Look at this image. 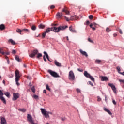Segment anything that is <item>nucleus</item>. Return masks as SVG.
I'll list each match as a JSON object with an SVG mask.
<instances>
[{
	"label": "nucleus",
	"mask_w": 124,
	"mask_h": 124,
	"mask_svg": "<svg viewBox=\"0 0 124 124\" xmlns=\"http://www.w3.org/2000/svg\"><path fill=\"white\" fill-rule=\"evenodd\" d=\"M62 12H65L66 14H69V11H68L65 8L62 9Z\"/></svg>",
	"instance_id": "6ab92c4d"
},
{
	"label": "nucleus",
	"mask_w": 124,
	"mask_h": 124,
	"mask_svg": "<svg viewBox=\"0 0 124 124\" xmlns=\"http://www.w3.org/2000/svg\"><path fill=\"white\" fill-rule=\"evenodd\" d=\"M0 99L2 101L4 104H6V100L4 98L3 96H0Z\"/></svg>",
	"instance_id": "ddd939ff"
},
{
	"label": "nucleus",
	"mask_w": 124,
	"mask_h": 124,
	"mask_svg": "<svg viewBox=\"0 0 124 124\" xmlns=\"http://www.w3.org/2000/svg\"><path fill=\"white\" fill-rule=\"evenodd\" d=\"M47 72L52 76V77H54L55 78H60V76L58 73L56 72L52 71V70H48Z\"/></svg>",
	"instance_id": "20e7f679"
},
{
	"label": "nucleus",
	"mask_w": 124,
	"mask_h": 124,
	"mask_svg": "<svg viewBox=\"0 0 124 124\" xmlns=\"http://www.w3.org/2000/svg\"><path fill=\"white\" fill-rule=\"evenodd\" d=\"M89 24H90V21H86V25H89Z\"/></svg>",
	"instance_id": "052dcab7"
},
{
	"label": "nucleus",
	"mask_w": 124,
	"mask_h": 124,
	"mask_svg": "<svg viewBox=\"0 0 124 124\" xmlns=\"http://www.w3.org/2000/svg\"><path fill=\"white\" fill-rule=\"evenodd\" d=\"M89 84L91 85V86H93V84L92 82L91 81H89Z\"/></svg>",
	"instance_id": "603ef678"
},
{
	"label": "nucleus",
	"mask_w": 124,
	"mask_h": 124,
	"mask_svg": "<svg viewBox=\"0 0 124 124\" xmlns=\"http://www.w3.org/2000/svg\"><path fill=\"white\" fill-rule=\"evenodd\" d=\"M54 63L56 66H58L59 67H61L62 66V64L59 62L57 60H55Z\"/></svg>",
	"instance_id": "4468645a"
},
{
	"label": "nucleus",
	"mask_w": 124,
	"mask_h": 124,
	"mask_svg": "<svg viewBox=\"0 0 124 124\" xmlns=\"http://www.w3.org/2000/svg\"><path fill=\"white\" fill-rule=\"evenodd\" d=\"M13 76H14V75L13 74H10V75H9L8 77H9V78H13Z\"/></svg>",
	"instance_id": "58836bf2"
},
{
	"label": "nucleus",
	"mask_w": 124,
	"mask_h": 124,
	"mask_svg": "<svg viewBox=\"0 0 124 124\" xmlns=\"http://www.w3.org/2000/svg\"><path fill=\"white\" fill-rule=\"evenodd\" d=\"M84 75L87 78H89V79H91L93 81V82H94V78H93V77L91 76V75L89 73H88L87 71H84Z\"/></svg>",
	"instance_id": "423d86ee"
},
{
	"label": "nucleus",
	"mask_w": 124,
	"mask_h": 124,
	"mask_svg": "<svg viewBox=\"0 0 124 124\" xmlns=\"http://www.w3.org/2000/svg\"><path fill=\"white\" fill-rule=\"evenodd\" d=\"M33 97H34L35 99H38V96L36 95H34Z\"/></svg>",
	"instance_id": "79ce46f5"
},
{
	"label": "nucleus",
	"mask_w": 124,
	"mask_h": 124,
	"mask_svg": "<svg viewBox=\"0 0 124 124\" xmlns=\"http://www.w3.org/2000/svg\"><path fill=\"white\" fill-rule=\"evenodd\" d=\"M12 53V54H15L16 53V50H13Z\"/></svg>",
	"instance_id": "de8ad7c7"
},
{
	"label": "nucleus",
	"mask_w": 124,
	"mask_h": 124,
	"mask_svg": "<svg viewBox=\"0 0 124 124\" xmlns=\"http://www.w3.org/2000/svg\"><path fill=\"white\" fill-rule=\"evenodd\" d=\"M40 110L41 111L42 114L45 116V118H50V115H49V114L50 115H53V113L52 112L50 111H47L45 109L41 108Z\"/></svg>",
	"instance_id": "f03ea898"
},
{
	"label": "nucleus",
	"mask_w": 124,
	"mask_h": 124,
	"mask_svg": "<svg viewBox=\"0 0 124 124\" xmlns=\"http://www.w3.org/2000/svg\"><path fill=\"white\" fill-rule=\"evenodd\" d=\"M93 24H90V28H93Z\"/></svg>",
	"instance_id": "69168bd1"
},
{
	"label": "nucleus",
	"mask_w": 124,
	"mask_h": 124,
	"mask_svg": "<svg viewBox=\"0 0 124 124\" xmlns=\"http://www.w3.org/2000/svg\"><path fill=\"white\" fill-rule=\"evenodd\" d=\"M46 90H47V91L51 92V89L50 88V87H49V85H48V84L46 85Z\"/></svg>",
	"instance_id": "473e14b6"
},
{
	"label": "nucleus",
	"mask_w": 124,
	"mask_h": 124,
	"mask_svg": "<svg viewBox=\"0 0 124 124\" xmlns=\"http://www.w3.org/2000/svg\"><path fill=\"white\" fill-rule=\"evenodd\" d=\"M20 97V94H19L18 93H13V100L15 101L17 100L18 98Z\"/></svg>",
	"instance_id": "6e6552de"
},
{
	"label": "nucleus",
	"mask_w": 124,
	"mask_h": 124,
	"mask_svg": "<svg viewBox=\"0 0 124 124\" xmlns=\"http://www.w3.org/2000/svg\"><path fill=\"white\" fill-rule=\"evenodd\" d=\"M119 33H120V34H123V31H122L121 29L119 30Z\"/></svg>",
	"instance_id": "3c124183"
},
{
	"label": "nucleus",
	"mask_w": 124,
	"mask_h": 124,
	"mask_svg": "<svg viewBox=\"0 0 124 124\" xmlns=\"http://www.w3.org/2000/svg\"><path fill=\"white\" fill-rule=\"evenodd\" d=\"M105 100L106 102H107V100H108V98L107 97V96L105 95Z\"/></svg>",
	"instance_id": "c03bdc74"
},
{
	"label": "nucleus",
	"mask_w": 124,
	"mask_h": 124,
	"mask_svg": "<svg viewBox=\"0 0 124 124\" xmlns=\"http://www.w3.org/2000/svg\"><path fill=\"white\" fill-rule=\"evenodd\" d=\"M44 55H45L47 60H48V61H50V59H49V55H48V54H47V52H46V51H44Z\"/></svg>",
	"instance_id": "a878e982"
},
{
	"label": "nucleus",
	"mask_w": 124,
	"mask_h": 124,
	"mask_svg": "<svg viewBox=\"0 0 124 124\" xmlns=\"http://www.w3.org/2000/svg\"><path fill=\"white\" fill-rule=\"evenodd\" d=\"M56 16H57L58 18H62V13H60V12H58Z\"/></svg>",
	"instance_id": "412c9836"
},
{
	"label": "nucleus",
	"mask_w": 124,
	"mask_h": 124,
	"mask_svg": "<svg viewBox=\"0 0 124 124\" xmlns=\"http://www.w3.org/2000/svg\"><path fill=\"white\" fill-rule=\"evenodd\" d=\"M0 30H1V31H3V30H5V26L3 24H1L0 25Z\"/></svg>",
	"instance_id": "5701e85b"
},
{
	"label": "nucleus",
	"mask_w": 124,
	"mask_h": 124,
	"mask_svg": "<svg viewBox=\"0 0 124 124\" xmlns=\"http://www.w3.org/2000/svg\"><path fill=\"white\" fill-rule=\"evenodd\" d=\"M65 19L68 22V21H69V18H68V17H66V16H65Z\"/></svg>",
	"instance_id": "5fc2aeb1"
},
{
	"label": "nucleus",
	"mask_w": 124,
	"mask_h": 124,
	"mask_svg": "<svg viewBox=\"0 0 124 124\" xmlns=\"http://www.w3.org/2000/svg\"><path fill=\"white\" fill-rule=\"evenodd\" d=\"M31 29L32 31H35L36 30V26L35 25H32L31 26Z\"/></svg>",
	"instance_id": "c756f323"
},
{
	"label": "nucleus",
	"mask_w": 124,
	"mask_h": 124,
	"mask_svg": "<svg viewBox=\"0 0 124 124\" xmlns=\"http://www.w3.org/2000/svg\"><path fill=\"white\" fill-rule=\"evenodd\" d=\"M68 28V26L67 25L62 26H60L58 27H57L56 26H54L53 27L51 28H47L45 32L46 33H48V32H50V31H54V32H60L61 31H64V30H65V29H67Z\"/></svg>",
	"instance_id": "f257e3e1"
},
{
	"label": "nucleus",
	"mask_w": 124,
	"mask_h": 124,
	"mask_svg": "<svg viewBox=\"0 0 124 124\" xmlns=\"http://www.w3.org/2000/svg\"><path fill=\"white\" fill-rule=\"evenodd\" d=\"M78 71H79V72H83V70H82V69H81L80 68H78Z\"/></svg>",
	"instance_id": "a18cd8bd"
},
{
	"label": "nucleus",
	"mask_w": 124,
	"mask_h": 124,
	"mask_svg": "<svg viewBox=\"0 0 124 124\" xmlns=\"http://www.w3.org/2000/svg\"><path fill=\"white\" fill-rule=\"evenodd\" d=\"M68 79L71 81H74L75 80V75H74V73H73V71H70L69 72Z\"/></svg>",
	"instance_id": "39448f33"
},
{
	"label": "nucleus",
	"mask_w": 124,
	"mask_h": 124,
	"mask_svg": "<svg viewBox=\"0 0 124 124\" xmlns=\"http://www.w3.org/2000/svg\"><path fill=\"white\" fill-rule=\"evenodd\" d=\"M112 102L114 105H116V104H117V103L116 102V101H115V100H113Z\"/></svg>",
	"instance_id": "49530a36"
},
{
	"label": "nucleus",
	"mask_w": 124,
	"mask_h": 124,
	"mask_svg": "<svg viewBox=\"0 0 124 124\" xmlns=\"http://www.w3.org/2000/svg\"><path fill=\"white\" fill-rule=\"evenodd\" d=\"M97 101H101V99L99 97H97Z\"/></svg>",
	"instance_id": "09e8293b"
},
{
	"label": "nucleus",
	"mask_w": 124,
	"mask_h": 124,
	"mask_svg": "<svg viewBox=\"0 0 124 124\" xmlns=\"http://www.w3.org/2000/svg\"><path fill=\"white\" fill-rule=\"evenodd\" d=\"M43 93H46V90H43Z\"/></svg>",
	"instance_id": "0e129e2a"
},
{
	"label": "nucleus",
	"mask_w": 124,
	"mask_h": 124,
	"mask_svg": "<svg viewBox=\"0 0 124 124\" xmlns=\"http://www.w3.org/2000/svg\"><path fill=\"white\" fill-rule=\"evenodd\" d=\"M18 111H20V112H23V113H25L27 110L25 108H19L18 109Z\"/></svg>",
	"instance_id": "cd10ccee"
},
{
	"label": "nucleus",
	"mask_w": 124,
	"mask_h": 124,
	"mask_svg": "<svg viewBox=\"0 0 124 124\" xmlns=\"http://www.w3.org/2000/svg\"><path fill=\"white\" fill-rule=\"evenodd\" d=\"M31 90L32 91V93H35V88H34V86L32 87Z\"/></svg>",
	"instance_id": "72a5a7b5"
},
{
	"label": "nucleus",
	"mask_w": 124,
	"mask_h": 124,
	"mask_svg": "<svg viewBox=\"0 0 124 124\" xmlns=\"http://www.w3.org/2000/svg\"><path fill=\"white\" fill-rule=\"evenodd\" d=\"M116 69L119 74L122 73L121 72V68L120 67V66H117L116 67Z\"/></svg>",
	"instance_id": "2f4dec72"
},
{
	"label": "nucleus",
	"mask_w": 124,
	"mask_h": 124,
	"mask_svg": "<svg viewBox=\"0 0 124 124\" xmlns=\"http://www.w3.org/2000/svg\"><path fill=\"white\" fill-rule=\"evenodd\" d=\"M0 54H2V55H3L4 56L5 55V53L3 50V48H0Z\"/></svg>",
	"instance_id": "4be33fe9"
},
{
	"label": "nucleus",
	"mask_w": 124,
	"mask_h": 124,
	"mask_svg": "<svg viewBox=\"0 0 124 124\" xmlns=\"http://www.w3.org/2000/svg\"><path fill=\"white\" fill-rule=\"evenodd\" d=\"M120 74H121L122 75H123L124 76V72L120 73Z\"/></svg>",
	"instance_id": "680f3d73"
},
{
	"label": "nucleus",
	"mask_w": 124,
	"mask_h": 124,
	"mask_svg": "<svg viewBox=\"0 0 124 124\" xmlns=\"http://www.w3.org/2000/svg\"><path fill=\"white\" fill-rule=\"evenodd\" d=\"M22 31H24V32L29 33L30 32V30L28 29L24 28L22 29Z\"/></svg>",
	"instance_id": "bb28decb"
},
{
	"label": "nucleus",
	"mask_w": 124,
	"mask_h": 124,
	"mask_svg": "<svg viewBox=\"0 0 124 124\" xmlns=\"http://www.w3.org/2000/svg\"><path fill=\"white\" fill-rule=\"evenodd\" d=\"M8 41L9 42H11L12 45H15V44H16L15 41L13 40L12 39H10Z\"/></svg>",
	"instance_id": "aec40b11"
},
{
	"label": "nucleus",
	"mask_w": 124,
	"mask_h": 124,
	"mask_svg": "<svg viewBox=\"0 0 124 124\" xmlns=\"http://www.w3.org/2000/svg\"><path fill=\"white\" fill-rule=\"evenodd\" d=\"M101 81L102 82L103 81H105V82H107V81H108V80H109V79L107 78V77H105V76H102L101 77Z\"/></svg>",
	"instance_id": "f8f14e48"
},
{
	"label": "nucleus",
	"mask_w": 124,
	"mask_h": 124,
	"mask_svg": "<svg viewBox=\"0 0 124 124\" xmlns=\"http://www.w3.org/2000/svg\"><path fill=\"white\" fill-rule=\"evenodd\" d=\"M41 57H42V54L41 53H37L36 58L37 59H39V58H41Z\"/></svg>",
	"instance_id": "c85d7f7f"
},
{
	"label": "nucleus",
	"mask_w": 124,
	"mask_h": 124,
	"mask_svg": "<svg viewBox=\"0 0 124 124\" xmlns=\"http://www.w3.org/2000/svg\"><path fill=\"white\" fill-rule=\"evenodd\" d=\"M43 60L45 62H46V58L45 57V55L43 56Z\"/></svg>",
	"instance_id": "864d4df0"
},
{
	"label": "nucleus",
	"mask_w": 124,
	"mask_h": 124,
	"mask_svg": "<svg viewBox=\"0 0 124 124\" xmlns=\"http://www.w3.org/2000/svg\"><path fill=\"white\" fill-rule=\"evenodd\" d=\"M101 62H102V61L100 60L97 59L95 61V63H96V64H100Z\"/></svg>",
	"instance_id": "f3484780"
},
{
	"label": "nucleus",
	"mask_w": 124,
	"mask_h": 124,
	"mask_svg": "<svg viewBox=\"0 0 124 124\" xmlns=\"http://www.w3.org/2000/svg\"><path fill=\"white\" fill-rule=\"evenodd\" d=\"M119 81L120 83H124V80L119 79Z\"/></svg>",
	"instance_id": "8fccbe9b"
},
{
	"label": "nucleus",
	"mask_w": 124,
	"mask_h": 124,
	"mask_svg": "<svg viewBox=\"0 0 124 124\" xmlns=\"http://www.w3.org/2000/svg\"><path fill=\"white\" fill-rule=\"evenodd\" d=\"M37 54H38V50L35 49L33 50L32 53L29 55V57H30V58H33L35 57V55H37Z\"/></svg>",
	"instance_id": "0eeeda50"
},
{
	"label": "nucleus",
	"mask_w": 124,
	"mask_h": 124,
	"mask_svg": "<svg viewBox=\"0 0 124 124\" xmlns=\"http://www.w3.org/2000/svg\"><path fill=\"white\" fill-rule=\"evenodd\" d=\"M50 9H54V8H55V5H52L50 6Z\"/></svg>",
	"instance_id": "37998d69"
},
{
	"label": "nucleus",
	"mask_w": 124,
	"mask_h": 124,
	"mask_svg": "<svg viewBox=\"0 0 124 124\" xmlns=\"http://www.w3.org/2000/svg\"><path fill=\"white\" fill-rule=\"evenodd\" d=\"M117 35H118V34H117V33L113 34L114 37H116V36H117Z\"/></svg>",
	"instance_id": "13d9d810"
},
{
	"label": "nucleus",
	"mask_w": 124,
	"mask_h": 124,
	"mask_svg": "<svg viewBox=\"0 0 124 124\" xmlns=\"http://www.w3.org/2000/svg\"><path fill=\"white\" fill-rule=\"evenodd\" d=\"M93 26H96V23H93Z\"/></svg>",
	"instance_id": "774afa93"
},
{
	"label": "nucleus",
	"mask_w": 124,
	"mask_h": 124,
	"mask_svg": "<svg viewBox=\"0 0 124 124\" xmlns=\"http://www.w3.org/2000/svg\"><path fill=\"white\" fill-rule=\"evenodd\" d=\"M88 41H89V42H90L91 43H93V41L90 38H88Z\"/></svg>",
	"instance_id": "c9c22d12"
},
{
	"label": "nucleus",
	"mask_w": 124,
	"mask_h": 124,
	"mask_svg": "<svg viewBox=\"0 0 124 124\" xmlns=\"http://www.w3.org/2000/svg\"><path fill=\"white\" fill-rule=\"evenodd\" d=\"M3 84H4V85H5V80H3Z\"/></svg>",
	"instance_id": "338daca9"
},
{
	"label": "nucleus",
	"mask_w": 124,
	"mask_h": 124,
	"mask_svg": "<svg viewBox=\"0 0 124 124\" xmlns=\"http://www.w3.org/2000/svg\"><path fill=\"white\" fill-rule=\"evenodd\" d=\"M108 85L109 87H111L112 90L114 93H116V92H117V89H116V87L113 84V83H108Z\"/></svg>",
	"instance_id": "1a4fd4ad"
},
{
	"label": "nucleus",
	"mask_w": 124,
	"mask_h": 124,
	"mask_svg": "<svg viewBox=\"0 0 124 124\" xmlns=\"http://www.w3.org/2000/svg\"><path fill=\"white\" fill-rule=\"evenodd\" d=\"M15 58L17 62H20V58H19V56L18 55H15Z\"/></svg>",
	"instance_id": "7c9ffc66"
},
{
	"label": "nucleus",
	"mask_w": 124,
	"mask_h": 124,
	"mask_svg": "<svg viewBox=\"0 0 124 124\" xmlns=\"http://www.w3.org/2000/svg\"><path fill=\"white\" fill-rule=\"evenodd\" d=\"M79 52L81 55H83V56H85L86 58H88V55L86 51H84L82 49H79Z\"/></svg>",
	"instance_id": "9b49d317"
},
{
	"label": "nucleus",
	"mask_w": 124,
	"mask_h": 124,
	"mask_svg": "<svg viewBox=\"0 0 124 124\" xmlns=\"http://www.w3.org/2000/svg\"><path fill=\"white\" fill-rule=\"evenodd\" d=\"M69 30L70 31H71V32H75V33L76 32V30L72 29V26H70L69 27Z\"/></svg>",
	"instance_id": "2eb2a0df"
},
{
	"label": "nucleus",
	"mask_w": 124,
	"mask_h": 124,
	"mask_svg": "<svg viewBox=\"0 0 124 124\" xmlns=\"http://www.w3.org/2000/svg\"><path fill=\"white\" fill-rule=\"evenodd\" d=\"M77 92L78 93H81V90L79 88L77 89Z\"/></svg>",
	"instance_id": "a19ab883"
},
{
	"label": "nucleus",
	"mask_w": 124,
	"mask_h": 124,
	"mask_svg": "<svg viewBox=\"0 0 124 124\" xmlns=\"http://www.w3.org/2000/svg\"><path fill=\"white\" fill-rule=\"evenodd\" d=\"M52 26H58V24H52Z\"/></svg>",
	"instance_id": "bf43d9fd"
},
{
	"label": "nucleus",
	"mask_w": 124,
	"mask_h": 124,
	"mask_svg": "<svg viewBox=\"0 0 124 124\" xmlns=\"http://www.w3.org/2000/svg\"><path fill=\"white\" fill-rule=\"evenodd\" d=\"M104 110L105 111V112H107L109 114V115H112V113H111V111L109 110L107 108H104Z\"/></svg>",
	"instance_id": "dca6fc26"
},
{
	"label": "nucleus",
	"mask_w": 124,
	"mask_h": 124,
	"mask_svg": "<svg viewBox=\"0 0 124 124\" xmlns=\"http://www.w3.org/2000/svg\"><path fill=\"white\" fill-rule=\"evenodd\" d=\"M5 95H6V96H7V97H8V98H9L10 97V93L8 92H5L4 93Z\"/></svg>",
	"instance_id": "b1692460"
},
{
	"label": "nucleus",
	"mask_w": 124,
	"mask_h": 124,
	"mask_svg": "<svg viewBox=\"0 0 124 124\" xmlns=\"http://www.w3.org/2000/svg\"><path fill=\"white\" fill-rule=\"evenodd\" d=\"M5 55H10V52H5Z\"/></svg>",
	"instance_id": "4d7b16f0"
},
{
	"label": "nucleus",
	"mask_w": 124,
	"mask_h": 124,
	"mask_svg": "<svg viewBox=\"0 0 124 124\" xmlns=\"http://www.w3.org/2000/svg\"><path fill=\"white\" fill-rule=\"evenodd\" d=\"M15 76L16 77L15 80L16 84L17 86H19L20 83H18V82L19 81V80H20V77H21V76H20V72H19V70H16L15 72Z\"/></svg>",
	"instance_id": "7ed1b4c3"
},
{
	"label": "nucleus",
	"mask_w": 124,
	"mask_h": 124,
	"mask_svg": "<svg viewBox=\"0 0 124 124\" xmlns=\"http://www.w3.org/2000/svg\"><path fill=\"white\" fill-rule=\"evenodd\" d=\"M39 29H44L45 28V25H43V24H41L38 26Z\"/></svg>",
	"instance_id": "393cba45"
},
{
	"label": "nucleus",
	"mask_w": 124,
	"mask_h": 124,
	"mask_svg": "<svg viewBox=\"0 0 124 124\" xmlns=\"http://www.w3.org/2000/svg\"><path fill=\"white\" fill-rule=\"evenodd\" d=\"M3 93L1 91V90H0V96H3Z\"/></svg>",
	"instance_id": "e433bc0d"
},
{
	"label": "nucleus",
	"mask_w": 124,
	"mask_h": 124,
	"mask_svg": "<svg viewBox=\"0 0 124 124\" xmlns=\"http://www.w3.org/2000/svg\"><path fill=\"white\" fill-rule=\"evenodd\" d=\"M45 36H46V32L43 33V34H42V37H43V38H44L45 37Z\"/></svg>",
	"instance_id": "ea45409f"
},
{
	"label": "nucleus",
	"mask_w": 124,
	"mask_h": 124,
	"mask_svg": "<svg viewBox=\"0 0 124 124\" xmlns=\"http://www.w3.org/2000/svg\"><path fill=\"white\" fill-rule=\"evenodd\" d=\"M16 32L19 33V34H22V32L23 31L22 30H21L19 28H17L16 30Z\"/></svg>",
	"instance_id": "a211bd4d"
},
{
	"label": "nucleus",
	"mask_w": 124,
	"mask_h": 124,
	"mask_svg": "<svg viewBox=\"0 0 124 124\" xmlns=\"http://www.w3.org/2000/svg\"><path fill=\"white\" fill-rule=\"evenodd\" d=\"M0 120H1V124H7V123L6 122V119H5V118L3 117H0Z\"/></svg>",
	"instance_id": "9d476101"
},
{
	"label": "nucleus",
	"mask_w": 124,
	"mask_h": 124,
	"mask_svg": "<svg viewBox=\"0 0 124 124\" xmlns=\"http://www.w3.org/2000/svg\"><path fill=\"white\" fill-rule=\"evenodd\" d=\"M93 15H90L89 16V18L90 19V20H93Z\"/></svg>",
	"instance_id": "4c0bfd02"
},
{
	"label": "nucleus",
	"mask_w": 124,
	"mask_h": 124,
	"mask_svg": "<svg viewBox=\"0 0 124 124\" xmlns=\"http://www.w3.org/2000/svg\"><path fill=\"white\" fill-rule=\"evenodd\" d=\"M92 29H93V31H95V28L92 27Z\"/></svg>",
	"instance_id": "e2e57ef3"
},
{
	"label": "nucleus",
	"mask_w": 124,
	"mask_h": 124,
	"mask_svg": "<svg viewBox=\"0 0 124 124\" xmlns=\"http://www.w3.org/2000/svg\"><path fill=\"white\" fill-rule=\"evenodd\" d=\"M65 120H66V118H62L61 120L63 122V121H65Z\"/></svg>",
	"instance_id": "6e6d98bb"
},
{
	"label": "nucleus",
	"mask_w": 124,
	"mask_h": 124,
	"mask_svg": "<svg viewBox=\"0 0 124 124\" xmlns=\"http://www.w3.org/2000/svg\"><path fill=\"white\" fill-rule=\"evenodd\" d=\"M106 31H107V32H110V31H111V30L110 29V28L107 27L106 29Z\"/></svg>",
	"instance_id": "f704fd0d"
}]
</instances>
